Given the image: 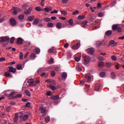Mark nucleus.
Here are the masks:
<instances>
[{
	"label": "nucleus",
	"mask_w": 124,
	"mask_h": 124,
	"mask_svg": "<svg viewBox=\"0 0 124 124\" xmlns=\"http://www.w3.org/2000/svg\"><path fill=\"white\" fill-rule=\"evenodd\" d=\"M15 94V92H13L10 94H8L7 97H8L9 99H15L19 97H22V94L21 93H18L14 96Z\"/></svg>",
	"instance_id": "nucleus-1"
},
{
	"label": "nucleus",
	"mask_w": 124,
	"mask_h": 124,
	"mask_svg": "<svg viewBox=\"0 0 124 124\" xmlns=\"http://www.w3.org/2000/svg\"><path fill=\"white\" fill-rule=\"evenodd\" d=\"M112 31H117L118 32H122L123 29L122 27H120L119 24H114L112 26Z\"/></svg>",
	"instance_id": "nucleus-2"
},
{
	"label": "nucleus",
	"mask_w": 124,
	"mask_h": 124,
	"mask_svg": "<svg viewBox=\"0 0 124 124\" xmlns=\"http://www.w3.org/2000/svg\"><path fill=\"white\" fill-rule=\"evenodd\" d=\"M56 82L55 81H52L49 85L47 86L48 88H50L51 90L52 91H56L57 90V87H56Z\"/></svg>",
	"instance_id": "nucleus-3"
},
{
	"label": "nucleus",
	"mask_w": 124,
	"mask_h": 124,
	"mask_svg": "<svg viewBox=\"0 0 124 124\" xmlns=\"http://www.w3.org/2000/svg\"><path fill=\"white\" fill-rule=\"evenodd\" d=\"M19 118L21 119V120H22V121H27V119H29V115H28V114H25L24 115L23 113L20 112Z\"/></svg>",
	"instance_id": "nucleus-4"
},
{
	"label": "nucleus",
	"mask_w": 124,
	"mask_h": 124,
	"mask_svg": "<svg viewBox=\"0 0 124 124\" xmlns=\"http://www.w3.org/2000/svg\"><path fill=\"white\" fill-rule=\"evenodd\" d=\"M0 42H9V37L7 36L0 37Z\"/></svg>",
	"instance_id": "nucleus-5"
},
{
	"label": "nucleus",
	"mask_w": 124,
	"mask_h": 124,
	"mask_svg": "<svg viewBox=\"0 0 124 124\" xmlns=\"http://www.w3.org/2000/svg\"><path fill=\"white\" fill-rule=\"evenodd\" d=\"M10 24L11 26L13 27H15L17 25V21L14 18H11L10 19Z\"/></svg>",
	"instance_id": "nucleus-6"
},
{
	"label": "nucleus",
	"mask_w": 124,
	"mask_h": 124,
	"mask_svg": "<svg viewBox=\"0 0 124 124\" xmlns=\"http://www.w3.org/2000/svg\"><path fill=\"white\" fill-rule=\"evenodd\" d=\"M90 61H91V58L86 56L83 58V63H84V64H88V63L90 62Z\"/></svg>",
	"instance_id": "nucleus-7"
},
{
	"label": "nucleus",
	"mask_w": 124,
	"mask_h": 124,
	"mask_svg": "<svg viewBox=\"0 0 124 124\" xmlns=\"http://www.w3.org/2000/svg\"><path fill=\"white\" fill-rule=\"evenodd\" d=\"M27 82L29 83V86L30 87H32V86H36V84H35V82L33 81L32 78L28 79Z\"/></svg>",
	"instance_id": "nucleus-8"
},
{
	"label": "nucleus",
	"mask_w": 124,
	"mask_h": 124,
	"mask_svg": "<svg viewBox=\"0 0 124 124\" xmlns=\"http://www.w3.org/2000/svg\"><path fill=\"white\" fill-rule=\"evenodd\" d=\"M12 10H13V15H17L18 12H19V11H21V9H20L18 7H13L12 8Z\"/></svg>",
	"instance_id": "nucleus-9"
},
{
	"label": "nucleus",
	"mask_w": 124,
	"mask_h": 124,
	"mask_svg": "<svg viewBox=\"0 0 124 124\" xmlns=\"http://www.w3.org/2000/svg\"><path fill=\"white\" fill-rule=\"evenodd\" d=\"M8 71L9 72H12V73H16V68L12 67V66H9L8 67Z\"/></svg>",
	"instance_id": "nucleus-10"
},
{
	"label": "nucleus",
	"mask_w": 124,
	"mask_h": 124,
	"mask_svg": "<svg viewBox=\"0 0 124 124\" xmlns=\"http://www.w3.org/2000/svg\"><path fill=\"white\" fill-rule=\"evenodd\" d=\"M31 10H32V7H31L27 10L25 9L24 13L25 14H26V15H30V14H31Z\"/></svg>",
	"instance_id": "nucleus-11"
},
{
	"label": "nucleus",
	"mask_w": 124,
	"mask_h": 124,
	"mask_svg": "<svg viewBox=\"0 0 124 124\" xmlns=\"http://www.w3.org/2000/svg\"><path fill=\"white\" fill-rule=\"evenodd\" d=\"M87 51L89 55H93L94 52V49L93 47H90L87 49Z\"/></svg>",
	"instance_id": "nucleus-12"
},
{
	"label": "nucleus",
	"mask_w": 124,
	"mask_h": 124,
	"mask_svg": "<svg viewBox=\"0 0 124 124\" xmlns=\"http://www.w3.org/2000/svg\"><path fill=\"white\" fill-rule=\"evenodd\" d=\"M4 76L7 78H12V75L8 71L4 73Z\"/></svg>",
	"instance_id": "nucleus-13"
},
{
	"label": "nucleus",
	"mask_w": 124,
	"mask_h": 124,
	"mask_svg": "<svg viewBox=\"0 0 124 124\" xmlns=\"http://www.w3.org/2000/svg\"><path fill=\"white\" fill-rule=\"evenodd\" d=\"M99 89H100V83H96L95 84V91H97V92H98V91H99Z\"/></svg>",
	"instance_id": "nucleus-14"
},
{
	"label": "nucleus",
	"mask_w": 124,
	"mask_h": 124,
	"mask_svg": "<svg viewBox=\"0 0 124 124\" xmlns=\"http://www.w3.org/2000/svg\"><path fill=\"white\" fill-rule=\"evenodd\" d=\"M16 43L18 45L23 44V39L22 38H18L17 39Z\"/></svg>",
	"instance_id": "nucleus-15"
},
{
	"label": "nucleus",
	"mask_w": 124,
	"mask_h": 124,
	"mask_svg": "<svg viewBox=\"0 0 124 124\" xmlns=\"http://www.w3.org/2000/svg\"><path fill=\"white\" fill-rule=\"evenodd\" d=\"M93 26V28H94L95 30H97V29H99V25L97 24L95 21L92 24Z\"/></svg>",
	"instance_id": "nucleus-16"
},
{
	"label": "nucleus",
	"mask_w": 124,
	"mask_h": 124,
	"mask_svg": "<svg viewBox=\"0 0 124 124\" xmlns=\"http://www.w3.org/2000/svg\"><path fill=\"white\" fill-rule=\"evenodd\" d=\"M61 76H62V79L65 80V79H66V78L67 77V74L66 73V72H63Z\"/></svg>",
	"instance_id": "nucleus-17"
},
{
	"label": "nucleus",
	"mask_w": 124,
	"mask_h": 124,
	"mask_svg": "<svg viewBox=\"0 0 124 124\" xmlns=\"http://www.w3.org/2000/svg\"><path fill=\"white\" fill-rule=\"evenodd\" d=\"M44 10L46 13L50 12V11H52V9L51 7H47L44 9Z\"/></svg>",
	"instance_id": "nucleus-18"
},
{
	"label": "nucleus",
	"mask_w": 124,
	"mask_h": 124,
	"mask_svg": "<svg viewBox=\"0 0 124 124\" xmlns=\"http://www.w3.org/2000/svg\"><path fill=\"white\" fill-rule=\"evenodd\" d=\"M35 58H36V55L35 54V53H32L31 55H30V60H35Z\"/></svg>",
	"instance_id": "nucleus-19"
},
{
	"label": "nucleus",
	"mask_w": 124,
	"mask_h": 124,
	"mask_svg": "<svg viewBox=\"0 0 124 124\" xmlns=\"http://www.w3.org/2000/svg\"><path fill=\"white\" fill-rule=\"evenodd\" d=\"M85 78L87 82H91V80H92V78H91V77L88 75H85Z\"/></svg>",
	"instance_id": "nucleus-20"
},
{
	"label": "nucleus",
	"mask_w": 124,
	"mask_h": 124,
	"mask_svg": "<svg viewBox=\"0 0 124 124\" xmlns=\"http://www.w3.org/2000/svg\"><path fill=\"white\" fill-rule=\"evenodd\" d=\"M50 98L51 99H53V100H57V99H59V98H60V96L58 95L52 96L50 97Z\"/></svg>",
	"instance_id": "nucleus-21"
},
{
	"label": "nucleus",
	"mask_w": 124,
	"mask_h": 124,
	"mask_svg": "<svg viewBox=\"0 0 124 124\" xmlns=\"http://www.w3.org/2000/svg\"><path fill=\"white\" fill-rule=\"evenodd\" d=\"M79 47H80V43H78L76 45L72 46V48L73 49H75V50H77Z\"/></svg>",
	"instance_id": "nucleus-22"
},
{
	"label": "nucleus",
	"mask_w": 124,
	"mask_h": 124,
	"mask_svg": "<svg viewBox=\"0 0 124 124\" xmlns=\"http://www.w3.org/2000/svg\"><path fill=\"white\" fill-rule=\"evenodd\" d=\"M81 26L82 27V28H86V27L88 26V21H83L81 24Z\"/></svg>",
	"instance_id": "nucleus-23"
},
{
	"label": "nucleus",
	"mask_w": 124,
	"mask_h": 124,
	"mask_svg": "<svg viewBox=\"0 0 124 124\" xmlns=\"http://www.w3.org/2000/svg\"><path fill=\"white\" fill-rule=\"evenodd\" d=\"M33 52L36 53V54H39L40 53V49L38 47H35L33 50Z\"/></svg>",
	"instance_id": "nucleus-24"
},
{
	"label": "nucleus",
	"mask_w": 124,
	"mask_h": 124,
	"mask_svg": "<svg viewBox=\"0 0 124 124\" xmlns=\"http://www.w3.org/2000/svg\"><path fill=\"white\" fill-rule=\"evenodd\" d=\"M25 93L26 94V95H27V96H31V92H30V91L26 90L25 91Z\"/></svg>",
	"instance_id": "nucleus-25"
},
{
	"label": "nucleus",
	"mask_w": 124,
	"mask_h": 124,
	"mask_svg": "<svg viewBox=\"0 0 124 124\" xmlns=\"http://www.w3.org/2000/svg\"><path fill=\"white\" fill-rule=\"evenodd\" d=\"M56 28H57L59 29H62V23L57 22L56 23Z\"/></svg>",
	"instance_id": "nucleus-26"
},
{
	"label": "nucleus",
	"mask_w": 124,
	"mask_h": 124,
	"mask_svg": "<svg viewBox=\"0 0 124 124\" xmlns=\"http://www.w3.org/2000/svg\"><path fill=\"white\" fill-rule=\"evenodd\" d=\"M39 23V20L38 18H35L34 20V21L33 22L32 24L33 25H37V24Z\"/></svg>",
	"instance_id": "nucleus-27"
},
{
	"label": "nucleus",
	"mask_w": 124,
	"mask_h": 124,
	"mask_svg": "<svg viewBox=\"0 0 124 124\" xmlns=\"http://www.w3.org/2000/svg\"><path fill=\"white\" fill-rule=\"evenodd\" d=\"M91 86L90 85H85V91L87 93H88V92H89V91H90V88Z\"/></svg>",
	"instance_id": "nucleus-28"
},
{
	"label": "nucleus",
	"mask_w": 124,
	"mask_h": 124,
	"mask_svg": "<svg viewBox=\"0 0 124 124\" xmlns=\"http://www.w3.org/2000/svg\"><path fill=\"white\" fill-rule=\"evenodd\" d=\"M39 110L40 111L41 113H44L46 112V110H45V109L43 108V107H41L39 108Z\"/></svg>",
	"instance_id": "nucleus-29"
},
{
	"label": "nucleus",
	"mask_w": 124,
	"mask_h": 124,
	"mask_svg": "<svg viewBox=\"0 0 124 124\" xmlns=\"http://www.w3.org/2000/svg\"><path fill=\"white\" fill-rule=\"evenodd\" d=\"M112 44H114V46H116V45L117 44V43H115V41L114 40H112L109 42V45H112Z\"/></svg>",
	"instance_id": "nucleus-30"
},
{
	"label": "nucleus",
	"mask_w": 124,
	"mask_h": 124,
	"mask_svg": "<svg viewBox=\"0 0 124 124\" xmlns=\"http://www.w3.org/2000/svg\"><path fill=\"white\" fill-rule=\"evenodd\" d=\"M96 45L97 47H100V46H101V45H102V42H101V41L96 42Z\"/></svg>",
	"instance_id": "nucleus-31"
},
{
	"label": "nucleus",
	"mask_w": 124,
	"mask_h": 124,
	"mask_svg": "<svg viewBox=\"0 0 124 124\" xmlns=\"http://www.w3.org/2000/svg\"><path fill=\"white\" fill-rule=\"evenodd\" d=\"M24 18H25V16H24V15H20L18 16V19L20 20V21L23 20Z\"/></svg>",
	"instance_id": "nucleus-32"
},
{
	"label": "nucleus",
	"mask_w": 124,
	"mask_h": 124,
	"mask_svg": "<svg viewBox=\"0 0 124 124\" xmlns=\"http://www.w3.org/2000/svg\"><path fill=\"white\" fill-rule=\"evenodd\" d=\"M47 27L48 28H53L54 27V23L52 22H49L47 24Z\"/></svg>",
	"instance_id": "nucleus-33"
},
{
	"label": "nucleus",
	"mask_w": 124,
	"mask_h": 124,
	"mask_svg": "<svg viewBox=\"0 0 124 124\" xmlns=\"http://www.w3.org/2000/svg\"><path fill=\"white\" fill-rule=\"evenodd\" d=\"M105 34L106 35H107V36H110V35H111V34H112V31H108Z\"/></svg>",
	"instance_id": "nucleus-34"
},
{
	"label": "nucleus",
	"mask_w": 124,
	"mask_h": 124,
	"mask_svg": "<svg viewBox=\"0 0 124 124\" xmlns=\"http://www.w3.org/2000/svg\"><path fill=\"white\" fill-rule=\"evenodd\" d=\"M16 69L17 70H21L22 69V64H18L16 65Z\"/></svg>",
	"instance_id": "nucleus-35"
},
{
	"label": "nucleus",
	"mask_w": 124,
	"mask_h": 124,
	"mask_svg": "<svg viewBox=\"0 0 124 124\" xmlns=\"http://www.w3.org/2000/svg\"><path fill=\"white\" fill-rule=\"evenodd\" d=\"M15 123H17L18 122V114L16 113L15 117L14 118Z\"/></svg>",
	"instance_id": "nucleus-36"
},
{
	"label": "nucleus",
	"mask_w": 124,
	"mask_h": 124,
	"mask_svg": "<svg viewBox=\"0 0 124 124\" xmlns=\"http://www.w3.org/2000/svg\"><path fill=\"white\" fill-rule=\"evenodd\" d=\"M98 67L101 68L103 67V66L104 65V62H100L98 63Z\"/></svg>",
	"instance_id": "nucleus-37"
},
{
	"label": "nucleus",
	"mask_w": 124,
	"mask_h": 124,
	"mask_svg": "<svg viewBox=\"0 0 124 124\" xmlns=\"http://www.w3.org/2000/svg\"><path fill=\"white\" fill-rule=\"evenodd\" d=\"M35 9L36 11H43L44 10L43 9H41L39 7H36Z\"/></svg>",
	"instance_id": "nucleus-38"
},
{
	"label": "nucleus",
	"mask_w": 124,
	"mask_h": 124,
	"mask_svg": "<svg viewBox=\"0 0 124 124\" xmlns=\"http://www.w3.org/2000/svg\"><path fill=\"white\" fill-rule=\"evenodd\" d=\"M50 74L51 77H55V76H56V72H55V71H52Z\"/></svg>",
	"instance_id": "nucleus-39"
},
{
	"label": "nucleus",
	"mask_w": 124,
	"mask_h": 124,
	"mask_svg": "<svg viewBox=\"0 0 124 124\" xmlns=\"http://www.w3.org/2000/svg\"><path fill=\"white\" fill-rule=\"evenodd\" d=\"M68 23L70 26H72L73 25V19L72 18L70 19L68 21Z\"/></svg>",
	"instance_id": "nucleus-40"
},
{
	"label": "nucleus",
	"mask_w": 124,
	"mask_h": 124,
	"mask_svg": "<svg viewBox=\"0 0 124 124\" xmlns=\"http://www.w3.org/2000/svg\"><path fill=\"white\" fill-rule=\"evenodd\" d=\"M110 76L112 79H115L116 78V75L115 74V73L112 72L110 74Z\"/></svg>",
	"instance_id": "nucleus-41"
},
{
	"label": "nucleus",
	"mask_w": 124,
	"mask_h": 124,
	"mask_svg": "<svg viewBox=\"0 0 124 124\" xmlns=\"http://www.w3.org/2000/svg\"><path fill=\"white\" fill-rule=\"evenodd\" d=\"M44 21H45V22H51V19L48 17H45L44 18Z\"/></svg>",
	"instance_id": "nucleus-42"
},
{
	"label": "nucleus",
	"mask_w": 124,
	"mask_h": 124,
	"mask_svg": "<svg viewBox=\"0 0 124 124\" xmlns=\"http://www.w3.org/2000/svg\"><path fill=\"white\" fill-rule=\"evenodd\" d=\"M48 53H51L52 54H53L54 53H55V49H54V48H50L48 50Z\"/></svg>",
	"instance_id": "nucleus-43"
},
{
	"label": "nucleus",
	"mask_w": 124,
	"mask_h": 124,
	"mask_svg": "<svg viewBox=\"0 0 124 124\" xmlns=\"http://www.w3.org/2000/svg\"><path fill=\"white\" fill-rule=\"evenodd\" d=\"M24 57V54H23V52H20L19 53V59L20 60H23V57Z\"/></svg>",
	"instance_id": "nucleus-44"
},
{
	"label": "nucleus",
	"mask_w": 124,
	"mask_h": 124,
	"mask_svg": "<svg viewBox=\"0 0 124 124\" xmlns=\"http://www.w3.org/2000/svg\"><path fill=\"white\" fill-rule=\"evenodd\" d=\"M78 19L81 20L82 19H85V16H78Z\"/></svg>",
	"instance_id": "nucleus-45"
},
{
	"label": "nucleus",
	"mask_w": 124,
	"mask_h": 124,
	"mask_svg": "<svg viewBox=\"0 0 124 124\" xmlns=\"http://www.w3.org/2000/svg\"><path fill=\"white\" fill-rule=\"evenodd\" d=\"M44 76L45 77H47L48 76V74L46 73H43L41 75V77H44Z\"/></svg>",
	"instance_id": "nucleus-46"
},
{
	"label": "nucleus",
	"mask_w": 124,
	"mask_h": 124,
	"mask_svg": "<svg viewBox=\"0 0 124 124\" xmlns=\"http://www.w3.org/2000/svg\"><path fill=\"white\" fill-rule=\"evenodd\" d=\"M116 3H117V2H116V1H113V2L110 4V7H113V6H114V5H115V4H116Z\"/></svg>",
	"instance_id": "nucleus-47"
},
{
	"label": "nucleus",
	"mask_w": 124,
	"mask_h": 124,
	"mask_svg": "<svg viewBox=\"0 0 124 124\" xmlns=\"http://www.w3.org/2000/svg\"><path fill=\"white\" fill-rule=\"evenodd\" d=\"M14 40H15V37H12L10 40V43H11V44L14 43Z\"/></svg>",
	"instance_id": "nucleus-48"
},
{
	"label": "nucleus",
	"mask_w": 124,
	"mask_h": 124,
	"mask_svg": "<svg viewBox=\"0 0 124 124\" xmlns=\"http://www.w3.org/2000/svg\"><path fill=\"white\" fill-rule=\"evenodd\" d=\"M60 12L61 14H62V15H67V12L64 11H60Z\"/></svg>",
	"instance_id": "nucleus-49"
},
{
	"label": "nucleus",
	"mask_w": 124,
	"mask_h": 124,
	"mask_svg": "<svg viewBox=\"0 0 124 124\" xmlns=\"http://www.w3.org/2000/svg\"><path fill=\"white\" fill-rule=\"evenodd\" d=\"M80 57H75V61L77 62H80Z\"/></svg>",
	"instance_id": "nucleus-50"
},
{
	"label": "nucleus",
	"mask_w": 124,
	"mask_h": 124,
	"mask_svg": "<svg viewBox=\"0 0 124 124\" xmlns=\"http://www.w3.org/2000/svg\"><path fill=\"white\" fill-rule=\"evenodd\" d=\"M34 19V17H33V16H29L28 17V20L30 22H31V21H32V20H33Z\"/></svg>",
	"instance_id": "nucleus-51"
},
{
	"label": "nucleus",
	"mask_w": 124,
	"mask_h": 124,
	"mask_svg": "<svg viewBox=\"0 0 124 124\" xmlns=\"http://www.w3.org/2000/svg\"><path fill=\"white\" fill-rule=\"evenodd\" d=\"M100 77H102V78L105 77V72H101L100 74Z\"/></svg>",
	"instance_id": "nucleus-52"
},
{
	"label": "nucleus",
	"mask_w": 124,
	"mask_h": 124,
	"mask_svg": "<svg viewBox=\"0 0 124 124\" xmlns=\"http://www.w3.org/2000/svg\"><path fill=\"white\" fill-rule=\"evenodd\" d=\"M102 6V5H101V4L100 3H98L97 4L96 8H98V9L101 8V7Z\"/></svg>",
	"instance_id": "nucleus-53"
},
{
	"label": "nucleus",
	"mask_w": 124,
	"mask_h": 124,
	"mask_svg": "<svg viewBox=\"0 0 124 124\" xmlns=\"http://www.w3.org/2000/svg\"><path fill=\"white\" fill-rule=\"evenodd\" d=\"M10 110H11V107H7L6 108L7 112H10Z\"/></svg>",
	"instance_id": "nucleus-54"
},
{
	"label": "nucleus",
	"mask_w": 124,
	"mask_h": 124,
	"mask_svg": "<svg viewBox=\"0 0 124 124\" xmlns=\"http://www.w3.org/2000/svg\"><path fill=\"white\" fill-rule=\"evenodd\" d=\"M45 121L46 123H48V122H49L50 121V117H49V116H47V117H46Z\"/></svg>",
	"instance_id": "nucleus-55"
},
{
	"label": "nucleus",
	"mask_w": 124,
	"mask_h": 124,
	"mask_svg": "<svg viewBox=\"0 0 124 124\" xmlns=\"http://www.w3.org/2000/svg\"><path fill=\"white\" fill-rule=\"evenodd\" d=\"M55 70H56V71H60L61 70V68L59 66H56L55 67Z\"/></svg>",
	"instance_id": "nucleus-56"
},
{
	"label": "nucleus",
	"mask_w": 124,
	"mask_h": 124,
	"mask_svg": "<svg viewBox=\"0 0 124 124\" xmlns=\"http://www.w3.org/2000/svg\"><path fill=\"white\" fill-rule=\"evenodd\" d=\"M111 60L112 61H117V57L115 56H111Z\"/></svg>",
	"instance_id": "nucleus-57"
},
{
	"label": "nucleus",
	"mask_w": 124,
	"mask_h": 124,
	"mask_svg": "<svg viewBox=\"0 0 124 124\" xmlns=\"http://www.w3.org/2000/svg\"><path fill=\"white\" fill-rule=\"evenodd\" d=\"M46 95H47L48 96H50V95H52V92L48 91L46 93Z\"/></svg>",
	"instance_id": "nucleus-58"
},
{
	"label": "nucleus",
	"mask_w": 124,
	"mask_h": 124,
	"mask_svg": "<svg viewBox=\"0 0 124 124\" xmlns=\"http://www.w3.org/2000/svg\"><path fill=\"white\" fill-rule=\"evenodd\" d=\"M25 106L27 108H29V107H31V103L30 102L27 103Z\"/></svg>",
	"instance_id": "nucleus-59"
},
{
	"label": "nucleus",
	"mask_w": 124,
	"mask_h": 124,
	"mask_svg": "<svg viewBox=\"0 0 124 124\" xmlns=\"http://www.w3.org/2000/svg\"><path fill=\"white\" fill-rule=\"evenodd\" d=\"M28 6H29V5L26 4H24L22 6V8H23V9H26V8H27V7H28Z\"/></svg>",
	"instance_id": "nucleus-60"
},
{
	"label": "nucleus",
	"mask_w": 124,
	"mask_h": 124,
	"mask_svg": "<svg viewBox=\"0 0 124 124\" xmlns=\"http://www.w3.org/2000/svg\"><path fill=\"white\" fill-rule=\"evenodd\" d=\"M78 13H79V11L77 10L76 11H75L74 12H73L72 13L73 15H76V14H78Z\"/></svg>",
	"instance_id": "nucleus-61"
},
{
	"label": "nucleus",
	"mask_w": 124,
	"mask_h": 124,
	"mask_svg": "<svg viewBox=\"0 0 124 124\" xmlns=\"http://www.w3.org/2000/svg\"><path fill=\"white\" fill-rule=\"evenodd\" d=\"M67 57H68V58H69V59H71V57H72V54L70 53H68Z\"/></svg>",
	"instance_id": "nucleus-62"
},
{
	"label": "nucleus",
	"mask_w": 124,
	"mask_h": 124,
	"mask_svg": "<svg viewBox=\"0 0 124 124\" xmlns=\"http://www.w3.org/2000/svg\"><path fill=\"white\" fill-rule=\"evenodd\" d=\"M51 14H53V13H58V11L57 10H54L50 12Z\"/></svg>",
	"instance_id": "nucleus-63"
},
{
	"label": "nucleus",
	"mask_w": 124,
	"mask_h": 124,
	"mask_svg": "<svg viewBox=\"0 0 124 124\" xmlns=\"http://www.w3.org/2000/svg\"><path fill=\"white\" fill-rule=\"evenodd\" d=\"M77 70H78V71H81L82 70V68L80 67H77Z\"/></svg>",
	"instance_id": "nucleus-64"
}]
</instances>
